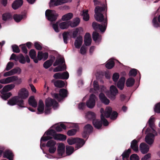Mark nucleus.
Returning <instances> with one entry per match:
<instances>
[{
    "label": "nucleus",
    "instance_id": "nucleus-36",
    "mask_svg": "<svg viewBox=\"0 0 160 160\" xmlns=\"http://www.w3.org/2000/svg\"><path fill=\"white\" fill-rule=\"evenodd\" d=\"M131 152V150L130 148L128 149L127 150H125L121 156L122 157V160H125V158H126L127 160H128Z\"/></svg>",
    "mask_w": 160,
    "mask_h": 160
},
{
    "label": "nucleus",
    "instance_id": "nucleus-20",
    "mask_svg": "<svg viewBox=\"0 0 160 160\" xmlns=\"http://www.w3.org/2000/svg\"><path fill=\"white\" fill-rule=\"evenodd\" d=\"M65 145L62 143H60L58 147L57 151L58 155L59 156H62L63 154H64L65 152Z\"/></svg>",
    "mask_w": 160,
    "mask_h": 160
},
{
    "label": "nucleus",
    "instance_id": "nucleus-35",
    "mask_svg": "<svg viewBox=\"0 0 160 160\" xmlns=\"http://www.w3.org/2000/svg\"><path fill=\"white\" fill-rule=\"evenodd\" d=\"M95 113L92 112H88L85 113V117L88 120H94L95 118Z\"/></svg>",
    "mask_w": 160,
    "mask_h": 160
},
{
    "label": "nucleus",
    "instance_id": "nucleus-37",
    "mask_svg": "<svg viewBox=\"0 0 160 160\" xmlns=\"http://www.w3.org/2000/svg\"><path fill=\"white\" fill-rule=\"evenodd\" d=\"M29 56L30 58L33 59L34 62L37 63L38 62V60L36 57V54L35 51L33 49L31 50L29 52Z\"/></svg>",
    "mask_w": 160,
    "mask_h": 160
},
{
    "label": "nucleus",
    "instance_id": "nucleus-39",
    "mask_svg": "<svg viewBox=\"0 0 160 160\" xmlns=\"http://www.w3.org/2000/svg\"><path fill=\"white\" fill-rule=\"evenodd\" d=\"M92 122L94 127L97 129H100L102 126L101 122L99 120L94 119L93 120Z\"/></svg>",
    "mask_w": 160,
    "mask_h": 160
},
{
    "label": "nucleus",
    "instance_id": "nucleus-8",
    "mask_svg": "<svg viewBox=\"0 0 160 160\" xmlns=\"http://www.w3.org/2000/svg\"><path fill=\"white\" fill-rule=\"evenodd\" d=\"M45 16L48 19L52 22L56 20L58 14L54 10L48 9L45 12Z\"/></svg>",
    "mask_w": 160,
    "mask_h": 160
},
{
    "label": "nucleus",
    "instance_id": "nucleus-57",
    "mask_svg": "<svg viewBox=\"0 0 160 160\" xmlns=\"http://www.w3.org/2000/svg\"><path fill=\"white\" fill-rule=\"evenodd\" d=\"M119 77V75L118 73H114L112 75V79L114 82H116Z\"/></svg>",
    "mask_w": 160,
    "mask_h": 160
},
{
    "label": "nucleus",
    "instance_id": "nucleus-61",
    "mask_svg": "<svg viewBox=\"0 0 160 160\" xmlns=\"http://www.w3.org/2000/svg\"><path fill=\"white\" fill-rule=\"evenodd\" d=\"M138 156L136 154H132L130 157V160H139Z\"/></svg>",
    "mask_w": 160,
    "mask_h": 160
},
{
    "label": "nucleus",
    "instance_id": "nucleus-59",
    "mask_svg": "<svg viewBox=\"0 0 160 160\" xmlns=\"http://www.w3.org/2000/svg\"><path fill=\"white\" fill-rule=\"evenodd\" d=\"M137 74V70L135 69H133L131 70L129 73V76L135 77Z\"/></svg>",
    "mask_w": 160,
    "mask_h": 160
},
{
    "label": "nucleus",
    "instance_id": "nucleus-51",
    "mask_svg": "<svg viewBox=\"0 0 160 160\" xmlns=\"http://www.w3.org/2000/svg\"><path fill=\"white\" fill-rule=\"evenodd\" d=\"M114 62L113 60L110 59L106 65V68L108 69L112 68L114 66Z\"/></svg>",
    "mask_w": 160,
    "mask_h": 160
},
{
    "label": "nucleus",
    "instance_id": "nucleus-40",
    "mask_svg": "<svg viewBox=\"0 0 160 160\" xmlns=\"http://www.w3.org/2000/svg\"><path fill=\"white\" fill-rule=\"evenodd\" d=\"M82 31V29L81 27L76 28L72 32V37L74 38H75L77 35L80 34L81 32Z\"/></svg>",
    "mask_w": 160,
    "mask_h": 160
},
{
    "label": "nucleus",
    "instance_id": "nucleus-15",
    "mask_svg": "<svg viewBox=\"0 0 160 160\" xmlns=\"http://www.w3.org/2000/svg\"><path fill=\"white\" fill-rule=\"evenodd\" d=\"M93 88L94 91H96L105 92L107 91L106 88L103 86H99L98 82L96 81L93 82Z\"/></svg>",
    "mask_w": 160,
    "mask_h": 160
},
{
    "label": "nucleus",
    "instance_id": "nucleus-12",
    "mask_svg": "<svg viewBox=\"0 0 160 160\" xmlns=\"http://www.w3.org/2000/svg\"><path fill=\"white\" fill-rule=\"evenodd\" d=\"M56 142L55 141H48L46 146L47 147H49L48 151L50 153H54L56 150Z\"/></svg>",
    "mask_w": 160,
    "mask_h": 160
},
{
    "label": "nucleus",
    "instance_id": "nucleus-62",
    "mask_svg": "<svg viewBox=\"0 0 160 160\" xmlns=\"http://www.w3.org/2000/svg\"><path fill=\"white\" fill-rule=\"evenodd\" d=\"M14 64L12 62H9L7 64L6 68V70L7 71H8L11 69L13 66Z\"/></svg>",
    "mask_w": 160,
    "mask_h": 160
},
{
    "label": "nucleus",
    "instance_id": "nucleus-13",
    "mask_svg": "<svg viewBox=\"0 0 160 160\" xmlns=\"http://www.w3.org/2000/svg\"><path fill=\"white\" fill-rule=\"evenodd\" d=\"M96 98L95 95L93 94L90 95L89 99L86 103V105L88 108H92L95 106Z\"/></svg>",
    "mask_w": 160,
    "mask_h": 160
},
{
    "label": "nucleus",
    "instance_id": "nucleus-49",
    "mask_svg": "<svg viewBox=\"0 0 160 160\" xmlns=\"http://www.w3.org/2000/svg\"><path fill=\"white\" fill-rule=\"evenodd\" d=\"M82 15L83 16V19L86 21H88L89 18V14L88 13V11L87 10H84L83 11Z\"/></svg>",
    "mask_w": 160,
    "mask_h": 160
},
{
    "label": "nucleus",
    "instance_id": "nucleus-4",
    "mask_svg": "<svg viewBox=\"0 0 160 160\" xmlns=\"http://www.w3.org/2000/svg\"><path fill=\"white\" fill-rule=\"evenodd\" d=\"M45 107L44 112L45 114H48L51 112V107L52 106L54 109H56L58 106V103L54 100L48 98L45 100Z\"/></svg>",
    "mask_w": 160,
    "mask_h": 160
},
{
    "label": "nucleus",
    "instance_id": "nucleus-11",
    "mask_svg": "<svg viewBox=\"0 0 160 160\" xmlns=\"http://www.w3.org/2000/svg\"><path fill=\"white\" fill-rule=\"evenodd\" d=\"M72 0H50L49 6L50 7L58 6L67 2H71Z\"/></svg>",
    "mask_w": 160,
    "mask_h": 160
},
{
    "label": "nucleus",
    "instance_id": "nucleus-53",
    "mask_svg": "<svg viewBox=\"0 0 160 160\" xmlns=\"http://www.w3.org/2000/svg\"><path fill=\"white\" fill-rule=\"evenodd\" d=\"M2 20L6 21L11 18V15L10 13H5L2 14Z\"/></svg>",
    "mask_w": 160,
    "mask_h": 160
},
{
    "label": "nucleus",
    "instance_id": "nucleus-31",
    "mask_svg": "<svg viewBox=\"0 0 160 160\" xmlns=\"http://www.w3.org/2000/svg\"><path fill=\"white\" fill-rule=\"evenodd\" d=\"M125 78L124 77L121 78L117 83L118 87L120 90H122L124 88L125 83Z\"/></svg>",
    "mask_w": 160,
    "mask_h": 160
},
{
    "label": "nucleus",
    "instance_id": "nucleus-3",
    "mask_svg": "<svg viewBox=\"0 0 160 160\" xmlns=\"http://www.w3.org/2000/svg\"><path fill=\"white\" fill-rule=\"evenodd\" d=\"M55 130L49 129L46 132L40 140H50L54 138L55 140H65L66 136L61 134H55Z\"/></svg>",
    "mask_w": 160,
    "mask_h": 160
},
{
    "label": "nucleus",
    "instance_id": "nucleus-46",
    "mask_svg": "<svg viewBox=\"0 0 160 160\" xmlns=\"http://www.w3.org/2000/svg\"><path fill=\"white\" fill-rule=\"evenodd\" d=\"M137 141H132L131 143V147L134 151H137L138 150Z\"/></svg>",
    "mask_w": 160,
    "mask_h": 160
},
{
    "label": "nucleus",
    "instance_id": "nucleus-2",
    "mask_svg": "<svg viewBox=\"0 0 160 160\" xmlns=\"http://www.w3.org/2000/svg\"><path fill=\"white\" fill-rule=\"evenodd\" d=\"M154 121L155 118L151 116L148 121L149 126L151 129L148 128L146 129L145 133L147 135L145 137V140H153L154 139L155 136L157 135L158 133L155 129L154 124Z\"/></svg>",
    "mask_w": 160,
    "mask_h": 160
},
{
    "label": "nucleus",
    "instance_id": "nucleus-45",
    "mask_svg": "<svg viewBox=\"0 0 160 160\" xmlns=\"http://www.w3.org/2000/svg\"><path fill=\"white\" fill-rule=\"evenodd\" d=\"M74 148L73 147L68 145L66 146V153L68 155H70L73 153Z\"/></svg>",
    "mask_w": 160,
    "mask_h": 160
},
{
    "label": "nucleus",
    "instance_id": "nucleus-56",
    "mask_svg": "<svg viewBox=\"0 0 160 160\" xmlns=\"http://www.w3.org/2000/svg\"><path fill=\"white\" fill-rule=\"evenodd\" d=\"M153 26L155 28H158L160 27V24L157 21L156 17H154L152 20Z\"/></svg>",
    "mask_w": 160,
    "mask_h": 160
},
{
    "label": "nucleus",
    "instance_id": "nucleus-6",
    "mask_svg": "<svg viewBox=\"0 0 160 160\" xmlns=\"http://www.w3.org/2000/svg\"><path fill=\"white\" fill-rule=\"evenodd\" d=\"M15 81H16L17 84H20L22 82V79L21 78H18V77L17 76H13L0 79V83L5 84L10 83Z\"/></svg>",
    "mask_w": 160,
    "mask_h": 160
},
{
    "label": "nucleus",
    "instance_id": "nucleus-16",
    "mask_svg": "<svg viewBox=\"0 0 160 160\" xmlns=\"http://www.w3.org/2000/svg\"><path fill=\"white\" fill-rule=\"evenodd\" d=\"M53 77L55 79H67L69 77V74L67 72L62 73L58 72L55 74Z\"/></svg>",
    "mask_w": 160,
    "mask_h": 160
},
{
    "label": "nucleus",
    "instance_id": "nucleus-33",
    "mask_svg": "<svg viewBox=\"0 0 160 160\" xmlns=\"http://www.w3.org/2000/svg\"><path fill=\"white\" fill-rule=\"evenodd\" d=\"M92 38L96 43H98L101 40V36L98 33L94 32L92 34Z\"/></svg>",
    "mask_w": 160,
    "mask_h": 160
},
{
    "label": "nucleus",
    "instance_id": "nucleus-44",
    "mask_svg": "<svg viewBox=\"0 0 160 160\" xmlns=\"http://www.w3.org/2000/svg\"><path fill=\"white\" fill-rule=\"evenodd\" d=\"M104 110L102 108L101 109V121L102 122L103 125L104 126H107L108 124V122L107 120L105 119L103 116V113L102 112H103Z\"/></svg>",
    "mask_w": 160,
    "mask_h": 160
},
{
    "label": "nucleus",
    "instance_id": "nucleus-24",
    "mask_svg": "<svg viewBox=\"0 0 160 160\" xmlns=\"http://www.w3.org/2000/svg\"><path fill=\"white\" fill-rule=\"evenodd\" d=\"M51 128H54L57 132H60L62 131V129H66V126L63 124L61 123L60 124H56L52 126Z\"/></svg>",
    "mask_w": 160,
    "mask_h": 160
},
{
    "label": "nucleus",
    "instance_id": "nucleus-64",
    "mask_svg": "<svg viewBox=\"0 0 160 160\" xmlns=\"http://www.w3.org/2000/svg\"><path fill=\"white\" fill-rule=\"evenodd\" d=\"M58 25H59V24L58 22H57L56 23L52 25V28L55 31L57 32H59V29L58 27Z\"/></svg>",
    "mask_w": 160,
    "mask_h": 160
},
{
    "label": "nucleus",
    "instance_id": "nucleus-21",
    "mask_svg": "<svg viewBox=\"0 0 160 160\" xmlns=\"http://www.w3.org/2000/svg\"><path fill=\"white\" fill-rule=\"evenodd\" d=\"M19 61L22 64H24L26 62V61L28 63L30 62V58L28 56H26L24 57L22 54H20L18 55Z\"/></svg>",
    "mask_w": 160,
    "mask_h": 160
},
{
    "label": "nucleus",
    "instance_id": "nucleus-38",
    "mask_svg": "<svg viewBox=\"0 0 160 160\" xmlns=\"http://www.w3.org/2000/svg\"><path fill=\"white\" fill-rule=\"evenodd\" d=\"M73 16L72 13L70 12L63 15L62 17V20L63 21H66L70 20Z\"/></svg>",
    "mask_w": 160,
    "mask_h": 160
},
{
    "label": "nucleus",
    "instance_id": "nucleus-55",
    "mask_svg": "<svg viewBox=\"0 0 160 160\" xmlns=\"http://www.w3.org/2000/svg\"><path fill=\"white\" fill-rule=\"evenodd\" d=\"M69 33L64 32L63 34V37L64 42L67 44L68 43V39Z\"/></svg>",
    "mask_w": 160,
    "mask_h": 160
},
{
    "label": "nucleus",
    "instance_id": "nucleus-48",
    "mask_svg": "<svg viewBox=\"0 0 160 160\" xmlns=\"http://www.w3.org/2000/svg\"><path fill=\"white\" fill-rule=\"evenodd\" d=\"M134 82V79L132 78H130L127 80L126 84L127 87H131L133 85Z\"/></svg>",
    "mask_w": 160,
    "mask_h": 160
},
{
    "label": "nucleus",
    "instance_id": "nucleus-14",
    "mask_svg": "<svg viewBox=\"0 0 160 160\" xmlns=\"http://www.w3.org/2000/svg\"><path fill=\"white\" fill-rule=\"evenodd\" d=\"M86 141H67L68 143L70 145L75 144V148L77 150L82 147L85 144Z\"/></svg>",
    "mask_w": 160,
    "mask_h": 160
},
{
    "label": "nucleus",
    "instance_id": "nucleus-10",
    "mask_svg": "<svg viewBox=\"0 0 160 160\" xmlns=\"http://www.w3.org/2000/svg\"><path fill=\"white\" fill-rule=\"evenodd\" d=\"M29 95L28 90L25 88H21L18 91V97L19 99L23 100L27 98Z\"/></svg>",
    "mask_w": 160,
    "mask_h": 160
},
{
    "label": "nucleus",
    "instance_id": "nucleus-17",
    "mask_svg": "<svg viewBox=\"0 0 160 160\" xmlns=\"http://www.w3.org/2000/svg\"><path fill=\"white\" fill-rule=\"evenodd\" d=\"M69 124H70L71 125H72V127H75V128L69 130L67 132V134L68 135L70 136L74 135L79 129L78 125L76 123H69Z\"/></svg>",
    "mask_w": 160,
    "mask_h": 160
},
{
    "label": "nucleus",
    "instance_id": "nucleus-34",
    "mask_svg": "<svg viewBox=\"0 0 160 160\" xmlns=\"http://www.w3.org/2000/svg\"><path fill=\"white\" fill-rule=\"evenodd\" d=\"M38 110V114H41L43 112L44 105L42 101L41 100H40L39 101Z\"/></svg>",
    "mask_w": 160,
    "mask_h": 160
},
{
    "label": "nucleus",
    "instance_id": "nucleus-18",
    "mask_svg": "<svg viewBox=\"0 0 160 160\" xmlns=\"http://www.w3.org/2000/svg\"><path fill=\"white\" fill-rule=\"evenodd\" d=\"M3 157L9 160H13L14 155L12 151L10 150H6L3 153Z\"/></svg>",
    "mask_w": 160,
    "mask_h": 160
},
{
    "label": "nucleus",
    "instance_id": "nucleus-32",
    "mask_svg": "<svg viewBox=\"0 0 160 160\" xmlns=\"http://www.w3.org/2000/svg\"><path fill=\"white\" fill-rule=\"evenodd\" d=\"M29 104L32 107L36 108L37 106V103L33 96L29 97L28 100Z\"/></svg>",
    "mask_w": 160,
    "mask_h": 160
},
{
    "label": "nucleus",
    "instance_id": "nucleus-28",
    "mask_svg": "<svg viewBox=\"0 0 160 160\" xmlns=\"http://www.w3.org/2000/svg\"><path fill=\"white\" fill-rule=\"evenodd\" d=\"M22 0H16L12 4V7L14 9H16L21 7L22 4Z\"/></svg>",
    "mask_w": 160,
    "mask_h": 160
},
{
    "label": "nucleus",
    "instance_id": "nucleus-60",
    "mask_svg": "<svg viewBox=\"0 0 160 160\" xmlns=\"http://www.w3.org/2000/svg\"><path fill=\"white\" fill-rule=\"evenodd\" d=\"M154 111L158 113H160V103L156 104L154 108Z\"/></svg>",
    "mask_w": 160,
    "mask_h": 160
},
{
    "label": "nucleus",
    "instance_id": "nucleus-58",
    "mask_svg": "<svg viewBox=\"0 0 160 160\" xmlns=\"http://www.w3.org/2000/svg\"><path fill=\"white\" fill-rule=\"evenodd\" d=\"M12 70L13 72L14 75L16 74H20L21 72V69L18 67L14 68L12 69Z\"/></svg>",
    "mask_w": 160,
    "mask_h": 160
},
{
    "label": "nucleus",
    "instance_id": "nucleus-9",
    "mask_svg": "<svg viewBox=\"0 0 160 160\" xmlns=\"http://www.w3.org/2000/svg\"><path fill=\"white\" fill-rule=\"evenodd\" d=\"M59 92V95L57 93H54L52 95V96L58 101H60L63 98L67 96L68 93L67 90L63 88L61 89Z\"/></svg>",
    "mask_w": 160,
    "mask_h": 160
},
{
    "label": "nucleus",
    "instance_id": "nucleus-30",
    "mask_svg": "<svg viewBox=\"0 0 160 160\" xmlns=\"http://www.w3.org/2000/svg\"><path fill=\"white\" fill-rule=\"evenodd\" d=\"M80 22V20L78 18H76L72 21L68 22L69 26L72 28L77 26Z\"/></svg>",
    "mask_w": 160,
    "mask_h": 160
},
{
    "label": "nucleus",
    "instance_id": "nucleus-29",
    "mask_svg": "<svg viewBox=\"0 0 160 160\" xmlns=\"http://www.w3.org/2000/svg\"><path fill=\"white\" fill-rule=\"evenodd\" d=\"M84 41L86 45H90L92 42V39L90 34L89 33H87L84 36Z\"/></svg>",
    "mask_w": 160,
    "mask_h": 160
},
{
    "label": "nucleus",
    "instance_id": "nucleus-19",
    "mask_svg": "<svg viewBox=\"0 0 160 160\" xmlns=\"http://www.w3.org/2000/svg\"><path fill=\"white\" fill-rule=\"evenodd\" d=\"M139 147L140 150L143 154L147 153L149 150L148 146L145 143H142Z\"/></svg>",
    "mask_w": 160,
    "mask_h": 160
},
{
    "label": "nucleus",
    "instance_id": "nucleus-27",
    "mask_svg": "<svg viewBox=\"0 0 160 160\" xmlns=\"http://www.w3.org/2000/svg\"><path fill=\"white\" fill-rule=\"evenodd\" d=\"M48 57V53L47 52L42 53V52H38V59L41 60L43 59L44 60H46Z\"/></svg>",
    "mask_w": 160,
    "mask_h": 160
},
{
    "label": "nucleus",
    "instance_id": "nucleus-42",
    "mask_svg": "<svg viewBox=\"0 0 160 160\" xmlns=\"http://www.w3.org/2000/svg\"><path fill=\"white\" fill-rule=\"evenodd\" d=\"M54 84L55 87L59 88L64 87L65 85L64 82L61 80H57L54 82Z\"/></svg>",
    "mask_w": 160,
    "mask_h": 160
},
{
    "label": "nucleus",
    "instance_id": "nucleus-43",
    "mask_svg": "<svg viewBox=\"0 0 160 160\" xmlns=\"http://www.w3.org/2000/svg\"><path fill=\"white\" fill-rule=\"evenodd\" d=\"M112 111V108L111 107H107L105 109V112H103L104 116L106 118H108L111 115Z\"/></svg>",
    "mask_w": 160,
    "mask_h": 160
},
{
    "label": "nucleus",
    "instance_id": "nucleus-63",
    "mask_svg": "<svg viewBox=\"0 0 160 160\" xmlns=\"http://www.w3.org/2000/svg\"><path fill=\"white\" fill-rule=\"evenodd\" d=\"M12 48L13 49V51L14 52L16 53H19L20 52L19 49V48L18 46L14 45L12 46Z\"/></svg>",
    "mask_w": 160,
    "mask_h": 160
},
{
    "label": "nucleus",
    "instance_id": "nucleus-23",
    "mask_svg": "<svg viewBox=\"0 0 160 160\" xmlns=\"http://www.w3.org/2000/svg\"><path fill=\"white\" fill-rule=\"evenodd\" d=\"M99 97L101 102L105 104L108 105L110 101L109 100L106 98L104 94L102 92L100 93Z\"/></svg>",
    "mask_w": 160,
    "mask_h": 160
},
{
    "label": "nucleus",
    "instance_id": "nucleus-22",
    "mask_svg": "<svg viewBox=\"0 0 160 160\" xmlns=\"http://www.w3.org/2000/svg\"><path fill=\"white\" fill-rule=\"evenodd\" d=\"M110 91L112 96L110 98L111 99H114L115 96L118 93V90L113 85H112L110 87Z\"/></svg>",
    "mask_w": 160,
    "mask_h": 160
},
{
    "label": "nucleus",
    "instance_id": "nucleus-54",
    "mask_svg": "<svg viewBox=\"0 0 160 160\" xmlns=\"http://www.w3.org/2000/svg\"><path fill=\"white\" fill-rule=\"evenodd\" d=\"M23 17L22 15L15 14L13 16V18L17 22H19L22 18Z\"/></svg>",
    "mask_w": 160,
    "mask_h": 160
},
{
    "label": "nucleus",
    "instance_id": "nucleus-47",
    "mask_svg": "<svg viewBox=\"0 0 160 160\" xmlns=\"http://www.w3.org/2000/svg\"><path fill=\"white\" fill-rule=\"evenodd\" d=\"M60 28L62 29L67 28L69 26L68 22H61L59 24Z\"/></svg>",
    "mask_w": 160,
    "mask_h": 160
},
{
    "label": "nucleus",
    "instance_id": "nucleus-50",
    "mask_svg": "<svg viewBox=\"0 0 160 160\" xmlns=\"http://www.w3.org/2000/svg\"><path fill=\"white\" fill-rule=\"evenodd\" d=\"M2 95L1 96V97L2 99L4 100H6L9 98L12 95V94L10 92L8 93L3 92L1 93Z\"/></svg>",
    "mask_w": 160,
    "mask_h": 160
},
{
    "label": "nucleus",
    "instance_id": "nucleus-41",
    "mask_svg": "<svg viewBox=\"0 0 160 160\" xmlns=\"http://www.w3.org/2000/svg\"><path fill=\"white\" fill-rule=\"evenodd\" d=\"M53 59L52 58V59L47 60L43 64V67L45 68H49L52 64L54 60L55 59L54 57H53Z\"/></svg>",
    "mask_w": 160,
    "mask_h": 160
},
{
    "label": "nucleus",
    "instance_id": "nucleus-5",
    "mask_svg": "<svg viewBox=\"0 0 160 160\" xmlns=\"http://www.w3.org/2000/svg\"><path fill=\"white\" fill-rule=\"evenodd\" d=\"M65 62L63 58L60 57H57L55 62L53 63V66H55L58 65L53 69L54 72L61 71L65 70L66 69V66L65 64L62 66L61 65Z\"/></svg>",
    "mask_w": 160,
    "mask_h": 160
},
{
    "label": "nucleus",
    "instance_id": "nucleus-26",
    "mask_svg": "<svg viewBox=\"0 0 160 160\" xmlns=\"http://www.w3.org/2000/svg\"><path fill=\"white\" fill-rule=\"evenodd\" d=\"M83 39L81 36L78 37L74 42V45L76 48H79L81 46L82 43Z\"/></svg>",
    "mask_w": 160,
    "mask_h": 160
},
{
    "label": "nucleus",
    "instance_id": "nucleus-1",
    "mask_svg": "<svg viewBox=\"0 0 160 160\" xmlns=\"http://www.w3.org/2000/svg\"><path fill=\"white\" fill-rule=\"evenodd\" d=\"M106 9L105 6L102 7H96L95 9L94 17L96 20L98 22H103V23L101 25L96 22H93L92 23V26L94 29H99L100 31L104 32L106 28L107 25V17L104 18L102 12Z\"/></svg>",
    "mask_w": 160,
    "mask_h": 160
},
{
    "label": "nucleus",
    "instance_id": "nucleus-7",
    "mask_svg": "<svg viewBox=\"0 0 160 160\" xmlns=\"http://www.w3.org/2000/svg\"><path fill=\"white\" fill-rule=\"evenodd\" d=\"M8 104L11 106L17 104L21 108H24V103L23 100L19 99V97L18 96L14 97L10 99L8 102Z\"/></svg>",
    "mask_w": 160,
    "mask_h": 160
},
{
    "label": "nucleus",
    "instance_id": "nucleus-25",
    "mask_svg": "<svg viewBox=\"0 0 160 160\" xmlns=\"http://www.w3.org/2000/svg\"><path fill=\"white\" fill-rule=\"evenodd\" d=\"M15 87V85L14 84H8L5 86L1 90V92H6L14 88Z\"/></svg>",
    "mask_w": 160,
    "mask_h": 160
},
{
    "label": "nucleus",
    "instance_id": "nucleus-52",
    "mask_svg": "<svg viewBox=\"0 0 160 160\" xmlns=\"http://www.w3.org/2000/svg\"><path fill=\"white\" fill-rule=\"evenodd\" d=\"M92 130V127L89 124H88L84 127V131L88 133L91 132Z\"/></svg>",
    "mask_w": 160,
    "mask_h": 160
}]
</instances>
